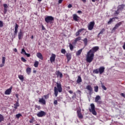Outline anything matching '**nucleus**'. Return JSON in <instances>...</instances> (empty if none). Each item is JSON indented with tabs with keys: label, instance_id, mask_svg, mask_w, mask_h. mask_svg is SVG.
Instances as JSON below:
<instances>
[{
	"label": "nucleus",
	"instance_id": "obj_1",
	"mask_svg": "<svg viewBox=\"0 0 125 125\" xmlns=\"http://www.w3.org/2000/svg\"><path fill=\"white\" fill-rule=\"evenodd\" d=\"M99 50V46H94L87 53L86 61L87 63H91L94 58V54Z\"/></svg>",
	"mask_w": 125,
	"mask_h": 125
},
{
	"label": "nucleus",
	"instance_id": "obj_2",
	"mask_svg": "<svg viewBox=\"0 0 125 125\" xmlns=\"http://www.w3.org/2000/svg\"><path fill=\"white\" fill-rule=\"evenodd\" d=\"M57 87H54V94L56 97H57V95H58V91L59 92H61L62 90V85H61V83H56Z\"/></svg>",
	"mask_w": 125,
	"mask_h": 125
},
{
	"label": "nucleus",
	"instance_id": "obj_3",
	"mask_svg": "<svg viewBox=\"0 0 125 125\" xmlns=\"http://www.w3.org/2000/svg\"><path fill=\"white\" fill-rule=\"evenodd\" d=\"M104 72H105V67L104 66H101L99 69H96L93 70L94 74H100V75H102Z\"/></svg>",
	"mask_w": 125,
	"mask_h": 125
},
{
	"label": "nucleus",
	"instance_id": "obj_4",
	"mask_svg": "<svg viewBox=\"0 0 125 125\" xmlns=\"http://www.w3.org/2000/svg\"><path fill=\"white\" fill-rule=\"evenodd\" d=\"M54 21V18L51 16H48L45 18V22L47 24H52Z\"/></svg>",
	"mask_w": 125,
	"mask_h": 125
},
{
	"label": "nucleus",
	"instance_id": "obj_5",
	"mask_svg": "<svg viewBox=\"0 0 125 125\" xmlns=\"http://www.w3.org/2000/svg\"><path fill=\"white\" fill-rule=\"evenodd\" d=\"M91 108H89V112L90 113H92L94 116H96L97 115V113H96V111H95V105L93 104H90Z\"/></svg>",
	"mask_w": 125,
	"mask_h": 125
},
{
	"label": "nucleus",
	"instance_id": "obj_6",
	"mask_svg": "<svg viewBox=\"0 0 125 125\" xmlns=\"http://www.w3.org/2000/svg\"><path fill=\"white\" fill-rule=\"evenodd\" d=\"M95 25V22L94 21H91L88 24V30L89 31H91L94 28V25Z\"/></svg>",
	"mask_w": 125,
	"mask_h": 125
},
{
	"label": "nucleus",
	"instance_id": "obj_7",
	"mask_svg": "<svg viewBox=\"0 0 125 125\" xmlns=\"http://www.w3.org/2000/svg\"><path fill=\"white\" fill-rule=\"evenodd\" d=\"M95 102L97 104H102V101H101V97L99 95H97L95 98Z\"/></svg>",
	"mask_w": 125,
	"mask_h": 125
},
{
	"label": "nucleus",
	"instance_id": "obj_8",
	"mask_svg": "<svg viewBox=\"0 0 125 125\" xmlns=\"http://www.w3.org/2000/svg\"><path fill=\"white\" fill-rule=\"evenodd\" d=\"M45 115H46V113L42 110H41L37 114V117H39V118H42V117H44Z\"/></svg>",
	"mask_w": 125,
	"mask_h": 125
},
{
	"label": "nucleus",
	"instance_id": "obj_9",
	"mask_svg": "<svg viewBox=\"0 0 125 125\" xmlns=\"http://www.w3.org/2000/svg\"><path fill=\"white\" fill-rule=\"evenodd\" d=\"M86 89L89 91V94L90 95H91L92 93H93V89H92V87H91V85H88L86 87Z\"/></svg>",
	"mask_w": 125,
	"mask_h": 125
},
{
	"label": "nucleus",
	"instance_id": "obj_10",
	"mask_svg": "<svg viewBox=\"0 0 125 125\" xmlns=\"http://www.w3.org/2000/svg\"><path fill=\"white\" fill-rule=\"evenodd\" d=\"M77 116L80 119H83V116L82 114V109L77 110Z\"/></svg>",
	"mask_w": 125,
	"mask_h": 125
},
{
	"label": "nucleus",
	"instance_id": "obj_11",
	"mask_svg": "<svg viewBox=\"0 0 125 125\" xmlns=\"http://www.w3.org/2000/svg\"><path fill=\"white\" fill-rule=\"evenodd\" d=\"M55 58H56V55L54 54H52L50 58V61L51 63H53V62H55Z\"/></svg>",
	"mask_w": 125,
	"mask_h": 125
},
{
	"label": "nucleus",
	"instance_id": "obj_12",
	"mask_svg": "<svg viewBox=\"0 0 125 125\" xmlns=\"http://www.w3.org/2000/svg\"><path fill=\"white\" fill-rule=\"evenodd\" d=\"M19 27V25L17 24V23L15 24V31L14 32V35L15 38L17 36V33H18V27Z\"/></svg>",
	"mask_w": 125,
	"mask_h": 125
},
{
	"label": "nucleus",
	"instance_id": "obj_13",
	"mask_svg": "<svg viewBox=\"0 0 125 125\" xmlns=\"http://www.w3.org/2000/svg\"><path fill=\"white\" fill-rule=\"evenodd\" d=\"M23 34L24 33H23V30H22V29H21L18 34L19 40H22V38H23Z\"/></svg>",
	"mask_w": 125,
	"mask_h": 125
},
{
	"label": "nucleus",
	"instance_id": "obj_14",
	"mask_svg": "<svg viewBox=\"0 0 125 125\" xmlns=\"http://www.w3.org/2000/svg\"><path fill=\"white\" fill-rule=\"evenodd\" d=\"M56 74L57 78H59L60 79H62V78H63V74L62 73L60 72V71L59 70L56 71Z\"/></svg>",
	"mask_w": 125,
	"mask_h": 125
},
{
	"label": "nucleus",
	"instance_id": "obj_15",
	"mask_svg": "<svg viewBox=\"0 0 125 125\" xmlns=\"http://www.w3.org/2000/svg\"><path fill=\"white\" fill-rule=\"evenodd\" d=\"M123 22L124 21H121L117 23L115 25L114 27L112 29L113 31H116V30H117V29H118V28H119V27H120V26L123 24Z\"/></svg>",
	"mask_w": 125,
	"mask_h": 125
},
{
	"label": "nucleus",
	"instance_id": "obj_16",
	"mask_svg": "<svg viewBox=\"0 0 125 125\" xmlns=\"http://www.w3.org/2000/svg\"><path fill=\"white\" fill-rule=\"evenodd\" d=\"M73 20H74V21L76 22H79V21H80V17L78 16L77 14H73Z\"/></svg>",
	"mask_w": 125,
	"mask_h": 125
},
{
	"label": "nucleus",
	"instance_id": "obj_17",
	"mask_svg": "<svg viewBox=\"0 0 125 125\" xmlns=\"http://www.w3.org/2000/svg\"><path fill=\"white\" fill-rule=\"evenodd\" d=\"M11 90H12V86H11L5 91V94H6V95H9V94L11 93Z\"/></svg>",
	"mask_w": 125,
	"mask_h": 125
},
{
	"label": "nucleus",
	"instance_id": "obj_18",
	"mask_svg": "<svg viewBox=\"0 0 125 125\" xmlns=\"http://www.w3.org/2000/svg\"><path fill=\"white\" fill-rule=\"evenodd\" d=\"M39 103H41L43 105H45L46 103V102H45V100L43 99V98L39 99Z\"/></svg>",
	"mask_w": 125,
	"mask_h": 125
},
{
	"label": "nucleus",
	"instance_id": "obj_19",
	"mask_svg": "<svg viewBox=\"0 0 125 125\" xmlns=\"http://www.w3.org/2000/svg\"><path fill=\"white\" fill-rule=\"evenodd\" d=\"M14 106L15 109H18V107L20 106V104H19V99L17 100L16 103L14 104Z\"/></svg>",
	"mask_w": 125,
	"mask_h": 125
},
{
	"label": "nucleus",
	"instance_id": "obj_20",
	"mask_svg": "<svg viewBox=\"0 0 125 125\" xmlns=\"http://www.w3.org/2000/svg\"><path fill=\"white\" fill-rule=\"evenodd\" d=\"M4 14H6V12H7V8H8V6L7 5V4H4Z\"/></svg>",
	"mask_w": 125,
	"mask_h": 125
},
{
	"label": "nucleus",
	"instance_id": "obj_21",
	"mask_svg": "<svg viewBox=\"0 0 125 125\" xmlns=\"http://www.w3.org/2000/svg\"><path fill=\"white\" fill-rule=\"evenodd\" d=\"M37 56L39 59H41V60H43V57H42V55L41 53H37Z\"/></svg>",
	"mask_w": 125,
	"mask_h": 125
},
{
	"label": "nucleus",
	"instance_id": "obj_22",
	"mask_svg": "<svg viewBox=\"0 0 125 125\" xmlns=\"http://www.w3.org/2000/svg\"><path fill=\"white\" fill-rule=\"evenodd\" d=\"M31 72H32V69L31 68L28 67L26 68V73L27 75H30Z\"/></svg>",
	"mask_w": 125,
	"mask_h": 125
},
{
	"label": "nucleus",
	"instance_id": "obj_23",
	"mask_svg": "<svg viewBox=\"0 0 125 125\" xmlns=\"http://www.w3.org/2000/svg\"><path fill=\"white\" fill-rule=\"evenodd\" d=\"M83 48L79 50L77 52H76V55L77 56H79V55H81V54L82 53V52H83Z\"/></svg>",
	"mask_w": 125,
	"mask_h": 125
},
{
	"label": "nucleus",
	"instance_id": "obj_24",
	"mask_svg": "<svg viewBox=\"0 0 125 125\" xmlns=\"http://www.w3.org/2000/svg\"><path fill=\"white\" fill-rule=\"evenodd\" d=\"M67 59V61H70V60H71V54H70V53H67L66 55Z\"/></svg>",
	"mask_w": 125,
	"mask_h": 125
},
{
	"label": "nucleus",
	"instance_id": "obj_25",
	"mask_svg": "<svg viewBox=\"0 0 125 125\" xmlns=\"http://www.w3.org/2000/svg\"><path fill=\"white\" fill-rule=\"evenodd\" d=\"M113 21H115V18H113L110 19L109 21L107 22V24L108 25L111 24V23H112V22H113Z\"/></svg>",
	"mask_w": 125,
	"mask_h": 125
},
{
	"label": "nucleus",
	"instance_id": "obj_26",
	"mask_svg": "<svg viewBox=\"0 0 125 125\" xmlns=\"http://www.w3.org/2000/svg\"><path fill=\"white\" fill-rule=\"evenodd\" d=\"M82 77H81V76H78L77 80V83H82Z\"/></svg>",
	"mask_w": 125,
	"mask_h": 125
},
{
	"label": "nucleus",
	"instance_id": "obj_27",
	"mask_svg": "<svg viewBox=\"0 0 125 125\" xmlns=\"http://www.w3.org/2000/svg\"><path fill=\"white\" fill-rule=\"evenodd\" d=\"M83 41L84 46H86V45H87L88 42L87 38H84Z\"/></svg>",
	"mask_w": 125,
	"mask_h": 125
},
{
	"label": "nucleus",
	"instance_id": "obj_28",
	"mask_svg": "<svg viewBox=\"0 0 125 125\" xmlns=\"http://www.w3.org/2000/svg\"><path fill=\"white\" fill-rule=\"evenodd\" d=\"M3 121H4V117L2 114H0V123L3 122Z\"/></svg>",
	"mask_w": 125,
	"mask_h": 125
},
{
	"label": "nucleus",
	"instance_id": "obj_29",
	"mask_svg": "<svg viewBox=\"0 0 125 125\" xmlns=\"http://www.w3.org/2000/svg\"><path fill=\"white\" fill-rule=\"evenodd\" d=\"M69 46L70 50L71 51H73V50H74V46L73 45V44H72V43H70Z\"/></svg>",
	"mask_w": 125,
	"mask_h": 125
},
{
	"label": "nucleus",
	"instance_id": "obj_30",
	"mask_svg": "<svg viewBox=\"0 0 125 125\" xmlns=\"http://www.w3.org/2000/svg\"><path fill=\"white\" fill-rule=\"evenodd\" d=\"M34 66L35 68H38L39 67V62L36 61L34 62Z\"/></svg>",
	"mask_w": 125,
	"mask_h": 125
},
{
	"label": "nucleus",
	"instance_id": "obj_31",
	"mask_svg": "<svg viewBox=\"0 0 125 125\" xmlns=\"http://www.w3.org/2000/svg\"><path fill=\"white\" fill-rule=\"evenodd\" d=\"M99 88V87H98V86H94V92H98Z\"/></svg>",
	"mask_w": 125,
	"mask_h": 125
},
{
	"label": "nucleus",
	"instance_id": "obj_32",
	"mask_svg": "<svg viewBox=\"0 0 125 125\" xmlns=\"http://www.w3.org/2000/svg\"><path fill=\"white\" fill-rule=\"evenodd\" d=\"M81 40H82V37H79L75 39V40H74V42H79V41H81Z\"/></svg>",
	"mask_w": 125,
	"mask_h": 125
},
{
	"label": "nucleus",
	"instance_id": "obj_33",
	"mask_svg": "<svg viewBox=\"0 0 125 125\" xmlns=\"http://www.w3.org/2000/svg\"><path fill=\"white\" fill-rule=\"evenodd\" d=\"M19 78L20 79V80H21V81L22 82H23L24 81V77L23 76V75H19Z\"/></svg>",
	"mask_w": 125,
	"mask_h": 125
},
{
	"label": "nucleus",
	"instance_id": "obj_34",
	"mask_svg": "<svg viewBox=\"0 0 125 125\" xmlns=\"http://www.w3.org/2000/svg\"><path fill=\"white\" fill-rule=\"evenodd\" d=\"M104 32H105V29L103 28L100 32L98 34V36H100V35H103V33H104Z\"/></svg>",
	"mask_w": 125,
	"mask_h": 125
},
{
	"label": "nucleus",
	"instance_id": "obj_35",
	"mask_svg": "<svg viewBox=\"0 0 125 125\" xmlns=\"http://www.w3.org/2000/svg\"><path fill=\"white\" fill-rule=\"evenodd\" d=\"M67 20H68V16L66 14H65L64 16L63 21H67Z\"/></svg>",
	"mask_w": 125,
	"mask_h": 125
},
{
	"label": "nucleus",
	"instance_id": "obj_36",
	"mask_svg": "<svg viewBox=\"0 0 125 125\" xmlns=\"http://www.w3.org/2000/svg\"><path fill=\"white\" fill-rule=\"evenodd\" d=\"M20 117H22V114H21V113H19V114L16 115V118L17 119H19L20 118Z\"/></svg>",
	"mask_w": 125,
	"mask_h": 125
},
{
	"label": "nucleus",
	"instance_id": "obj_37",
	"mask_svg": "<svg viewBox=\"0 0 125 125\" xmlns=\"http://www.w3.org/2000/svg\"><path fill=\"white\" fill-rule=\"evenodd\" d=\"M125 5L124 4L119 5L120 9H124V8H125Z\"/></svg>",
	"mask_w": 125,
	"mask_h": 125
},
{
	"label": "nucleus",
	"instance_id": "obj_38",
	"mask_svg": "<svg viewBox=\"0 0 125 125\" xmlns=\"http://www.w3.org/2000/svg\"><path fill=\"white\" fill-rule=\"evenodd\" d=\"M2 64H4L5 63V57H2Z\"/></svg>",
	"mask_w": 125,
	"mask_h": 125
},
{
	"label": "nucleus",
	"instance_id": "obj_39",
	"mask_svg": "<svg viewBox=\"0 0 125 125\" xmlns=\"http://www.w3.org/2000/svg\"><path fill=\"white\" fill-rule=\"evenodd\" d=\"M34 120L35 118H34V117H32L29 121L30 124H33V123H34Z\"/></svg>",
	"mask_w": 125,
	"mask_h": 125
},
{
	"label": "nucleus",
	"instance_id": "obj_40",
	"mask_svg": "<svg viewBox=\"0 0 125 125\" xmlns=\"http://www.w3.org/2000/svg\"><path fill=\"white\" fill-rule=\"evenodd\" d=\"M2 27H3V21H0V28H2Z\"/></svg>",
	"mask_w": 125,
	"mask_h": 125
},
{
	"label": "nucleus",
	"instance_id": "obj_41",
	"mask_svg": "<svg viewBox=\"0 0 125 125\" xmlns=\"http://www.w3.org/2000/svg\"><path fill=\"white\" fill-rule=\"evenodd\" d=\"M21 54H26V51H25V49H24V48H22L21 49Z\"/></svg>",
	"mask_w": 125,
	"mask_h": 125
},
{
	"label": "nucleus",
	"instance_id": "obj_42",
	"mask_svg": "<svg viewBox=\"0 0 125 125\" xmlns=\"http://www.w3.org/2000/svg\"><path fill=\"white\" fill-rule=\"evenodd\" d=\"M35 108H37L38 110H41V106L36 104Z\"/></svg>",
	"mask_w": 125,
	"mask_h": 125
},
{
	"label": "nucleus",
	"instance_id": "obj_43",
	"mask_svg": "<svg viewBox=\"0 0 125 125\" xmlns=\"http://www.w3.org/2000/svg\"><path fill=\"white\" fill-rule=\"evenodd\" d=\"M101 87L104 90H107V88L104 85H102Z\"/></svg>",
	"mask_w": 125,
	"mask_h": 125
},
{
	"label": "nucleus",
	"instance_id": "obj_44",
	"mask_svg": "<svg viewBox=\"0 0 125 125\" xmlns=\"http://www.w3.org/2000/svg\"><path fill=\"white\" fill-rule=\"evenodd\" d=\"M61 52L63 54H65V53H66V50H65L64 49H62V50H61Z\"/></svg>",
	"mask_w": 125,
	"mask_h": 125
},
{
	"label": "nucleus",
	"instance_id": "obj_45",
	"mask_svg": "<svg viewBox=\"0 0 125 125\" xmlns=\"http://www.w3.org/2000/svg\"><path fill=\"white\" fill-rule=\"evenodd\" d=\"M21 60L22 61V62H27V60H26V59L23 57L21 58Z\"/></svg>",
	"mask_w": 125,
	"mask_h": 125
},
{
	"label": "nucleus",
	"instance_id": "obj_46",
	"mask_svg": "<svg viewBox=\"0 0 125 125\" xmlns=\"http://www.w3.org/2000/svg\"><path fill=\"white\" fill-rule=\"evenodd\" d=\"M44 97L45 99H48V98H49V94L44 95Z\"/></svg>",
	"mask_w": 125,
	"mask_h": 125
},
{
	"label": "nucleus",
	"instance_id": "obj_47",
	"mask_svg": "<svg viewBox=\"0 0 125 125\" xmlns=\"http://www.w3.org/2000/svg\"><path fill=\"white\" fill-rule=\"evenodd\" d=\"M58 102H57V100H55L54 101V105H58Z\"/></svg>",
	"mask_w": 125,
	"mask_h": 125
},
{
	"label": "nucleus",
	"instance_id": "obj_48",
	"mask_svg": "<svg viewBox=\"0 0 125 125\" xmlns=\"http://www.w3.org/2000/svg\"><path fill=\"white\" fill-rule=\"evenodd\" d=\"M72 6H73L72 5V4H69L68 5L67 7H68V8H71L72 7Z\"/></svg>",
	"mask_w": 125,
	"mask_h": 125
},
{
	"label": "nucleus",
	"instance_id": "obj_49",
	"mask_svg": "<svg viewBox=\"0 0 125 125\" xmlns=\"http://www.w3.org/2000/svg\"><path fill=\"white\" fill-rule=\"evenodd\" d=\"M83 30H84V28H81V29H79L78 30V31H79V33H82V32H83Z\"/></svg>",
	"mask_w": 125,
	"mask_h": 125
},
{
	"label": "nucleus",
	"instance_id": "obj_50",
	"mask_svg": "<svg viewBox=\"0 0 125 125\" xmlns=\"http://www.w3.org/2000/svg\"><path fill=\"white\" fill-rule=\"evenodd\" d=\"M80 32H79V31H78L77 32H76V37H78V36H80Z\"/></svg>",
	"mask_w": 125,
	"mask_h": 125
},
{
	"label": "nucleus",
	"instance_id": "obj_51",
	"mask_svg": "<svg viewBox=\"0 0 125 125\" xmlns=\"http://www.w3.org/2000/svg\"><path fill=\"white\" fill-rule=\"evenodd\" d=\"M24 55H26L27 57H30V56H31V55H30V54H28L27 53H26Z\"/></svg>",
	"mask_w": 125,
	"mask_h": 125
},
{
	"label": "nucleus",
	"instance_id": "obj_52",
	"mask_svg": "<svg viewBox=\"0 0 125 125\" xmlns=\"http://www.w3.org/2000/svg\"><path fill=\"white\" fill-rule=\"evenodd\" d=\"M120 95H121V96H122L123 97H124V98H125V94H124V93H122Z\"/></svg>",
	"mask_w": 125,
	"mask_h": 125
},
{
	"label": "nucleus",
	"instance_id": "obj_53",
	"mask_svg": "<svg viewBox=\"0 0 125 125\" xmlns=\"http://www.w3.org/2000/svg\"><path fill=\"white\" fill-rule=\"evenodd\" d=\"M16 97L18 99H19V95L18 94H16Z\"/></svg>",
	"mask_w": 125,
	"mask_h": 125
},
{
	"label": "nucleus",
	"instance_id": "obj_54",
	"mask_svg": "<svg viewBox=\"0 0 125 125\" xmlns=\"http://www.w3.org/2000/svg\"><path fill=\"white\" fill-rule=\"evenodd\" d=\"M63 0H59V3L60 4V3H62V2L63 1Z\"/></svg>",
	"mask_w": 125,
	"mask_h": 125
},
{
	"label": "nucleus",
	"instance_id": "obj_55",
	"mask_svg": "<svg viewBox=\"0 0 125 125\" xmlns=\"http://www.w3.org/2000/svg\"><path fill=\"white\" fill-rule=\"evenodd\" d=\"M3 66H4V64L3 63L0 64V68H2Z\"/></svg>",
	"mask_w": 125,
	"mask_h": 125
},
{
	"label": "nucleus",
	"instance_id": "obj_56",
	"mask_svg": "<svg viewBox=\"0 0 125 125\" xmlns=\"http://www.w3.org/2000/svg\"><path fill=\"white\" fill-rule=\"evenodd\" d=\"M42 29L43 30H45V28L44 27V26H43V25H42Z\"/></svg>",
	"mask_w": 125,
	"mask_h": 125
},
{
	"label": "nucleus",
	"instance_id": "obj_57",
	"mask_svg": "<svg viewBox=\"0 0 125 125\" xmlns=\"http://www.w3.org/2000/svg\"><path fill=\"white\" fill-rule=\"evenodd\" d=\"M57 101H59V102L61 101V99H60V98H57Z\"/></svg>",
	"mask_w": 125,
	"mask_h": 125
},
{
	"label": "nucleus",
	"instance_id": "obj_58",
	"mask_svg": "<svg viewBox=\"0 0 125 125\" xmlns=\"http://www.w3.org/2000/svg\"><path fill=\"white\" fill-rule=\"evenodd\" d=\"M99 0H91L92 2H95V1H98Z\"/></svg>",
	"mask_w": 125,
	"mask_h": 125
},
{
	"label": "nucleus",
	"instance_id": "obj_59",
	"mask_svg": "<svg viewBox=\"0 0 125 125\" xmlns=\"http://www.w3.org/2000/svg\"><path fill=\"white\" fill-rule=\"evenodd\" d=\"M68 92H69L70 94H73V91H72V90H69V91H68Z\"/></svg>",
	"mask_w": 125,
	"mask_h": 125
},
{
	"label": "nucleus",
	"instance_id": "obj_60",
	"mask_svg": "<svg viewBox=\"0 0 125 125\" xmlns=\"http://www.w3.org/2000/svg\"><path fill=\"white\" fill-rule=\"evenodd\" d=\"M123 49L125 50V42L124 43L123 46Z\"/></svg>",
	"mask_w": 125,
	"mask_h": 125
},
{
	"label": "nucleus",
	"instance_id": "obj_61",
	"mask_svg": "<svg viewBox=\"0 0 125 125\" xmlns=\"http://www.w3.org/2000/svg\"><path fill=\"white\" fill-rule=\"evenodd\" d=\"M82 1H83V2H86V0H81Z\"/></svg>",
	"mask_w": 125,
	"mask_h": 125
},
{
	"label": "nucleus",
	"instance_id": "obj_62",
	"mask_svg": "<svg viewBox=\"0 0 125 125\" xmlns=\"http://www.w3.org/2000/svg\"><path fill=\"white\" fill-rule=\"evenodd\" d=\"M78 13H82V11H78Z\"/></svg>",
	"mask_w": 125,
	"mask_h": 125
},
{
	"label": "nucleus",
	"instance_id": "obj_63",
	"mask_svg": "<svg viewBox=\"0 0 125 125\" xmlns=\"http://www.w3.org/2000/svg\"><path fill=\"white\" fill-rule=\"evenodd\" d=\"M14 52H17V48L14 49Z\"/></svg>",
	"mask_w": 125,
	"mask_h": 125
},
{
	"label": "nucleus",
	"instance_id": "obj_64",
	"mask_svg": "<svg viewBox=\"0 0 125 125\" xmlns=\"http://www.w3.org/2000/svg\"><path fill=\"white\" fill-rule=\"evenodd\" d=\"M81 92H82V91H81V90H78V93H81Z\"/></svg>",
	"mask_w": 125,
	"mask_h": 125
}]
</instances>
